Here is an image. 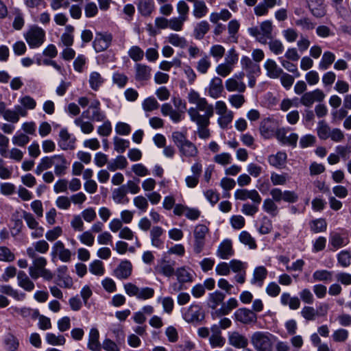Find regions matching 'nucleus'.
Instances as JSON below:
<instances>
[{
  "mask_svg": "<svg viewBox=\"0 0 351 351\" xmlns=\"http://www.w3.org/2000/svg\"><path fill=\"white\" fill-rule=\"evenodd\" d=\"M234 198L241 201L250 199L254 204H261L262 197L256 189H237L234 192Z\"/></svg>",
  "mask_w": 351,
  "mask_h": 351,
  "instance_id": "obj_14",
  "label": "nucleus"
},
{
  "mask_svg": "<svg viewBox=\"0 0 351 351\" xmlns=\"http://www.w3.org/2000/svg\"><path fill=\"white\" fill-rule=\"evenodd\" d=\"M186 134V131H175L171 134L172 141L178 149L182 160L195 158L199 154L197 147L187 138Z\"/></svg>",
  "mask_w": 351,
  "mask_h": 351,
  "instance_id": "obj_3",
  "label": "nucleus"
},
{
  "mask_svg": "<svg viewBox=\"0 0 351 351\" xmlns=\"http://www.w3.org/2000/svg\"><path fill=\"white\" fill-rule=\"evenodd\" d=\"M239 306L238 301L234 298H231L228 300L226 303H223L221 308L215 312L217 316H222L228 315L233 309Z\"/></svg>",
  "mask_w": 351,
  "mask_h": 351,
  "instance_id": "obj_41",
  "label": "nucleus"
},
{
  "mask_svg": "<svg viewBox=\"0 0 351 351\" xmlns=\"http://www.w3.org/2000/svg\"><path fill=\"white\" fill-rule=\"evenodd\" d=\"M177 11L179 14V19L180 22L188 19L189 7L184 1L181 0L178 1L177 4Z\"/></svg>",
  "mask_w": 351,
  "mask_h": 351,
  "instance_id": "obj_63",
  "label": "nucleus"
},
{
  "mask_svg": "<svg viewBox=\"0 0 351 351\" xmlns=\"http://www.w3.org/2000/svg\"><path fill=\"white\" fill-rule=\"evenodd\" d=\"M54 158L55 155L42 158L35 169L36 174L40 175L44 171L51 168L54 165Z\"/></svg>",
  "mask_w": 351,
  "mask_h": 351,
  "instance_id": "obj_46",
  "label": "nucleus"
},
{
  "mask_svg": "<svg viewBox=\"0 0 351 351\" xmlns=\"http://www.w3.org/2000/svg\"><path fill=\"white\" fill-rule=\"evenodd\" d=\"M225 294L219 291L210 293L208 295L207 304L209 308L215 310L218 306L223 303Z\"/></svg>",
  "mask_w": 351,
  "mask_h": 351,
  "instance_id": "obj_37",
  "label": "nucleus"
},
{
  "mask_svg": "<svg viewBox=\"0 0 351 351\" xmlns=\"http://www.w3.org/2000/svg\"><path fill=\"white\" fill-rule=\"evenodd\" d=\"M310 228L311 231L315 233L322 232L326 231L327 223L324 219H317L311 221Z\"/></svg>",
  "mask_w": 351,
  "mask_h": 351,
  "instance_id": "obj_59",
  "label": "nucleus"
},
{
  "mask_svg": "<svg viewBox=\"0 0 351 351\" xmlns=\"http://www.w3.org/2000/svg\"><path fill=\"white\" fill-rule=\"evenodd\" d=\"M89 271L93 275L103 276L105 273L104 263L99 260L93 261L89 265Z\"/></svg>",
  "mask_w": 351,
  "mask_h": 351,
  "instance_id": "obj_58",
  "label": "nucleus"
},
{
  "mask_svg": "<svg viewBox=\"0 0 351 351\" xmlns=\"http://www.w3.org/2000/svg\"><path fill=\"white\" fill-rule=\"evenodd\" d=\"M276 123L269 118L263 119L260 125L261 134L267 139L271 138L275 135Z\"/></svg>",
  "mask_w": 351,
  "mask_h": 351,
  "instance_id": "obj_22",
  "label": "nucleus"
},
{
  "mask_svg": "<svg viewBox=\"0 0 351 351\" xmlns=\"http://www.w3.org/2000/svg\"><path fill=\"white\" fill-rule=\"evenodd\" d=\"M132 271V265L128 260L122 261L114 270V275L119 279L128 278Z\"/></svg>",
  "mask_w": 351,
  "mask_h": 351,
  "instance_id": "obj_25",
  "label": "nucleus"
},
{
  "mask_svg": "<svg viewBox=\"0 0 351 351\" xmlns=\"http://www.w3.org/2000/svg\"><path fill=\"white\" fill-rule=\"evenodd\" d=\"M52 256H58L59 259L64 262L68 263L71 260V252L66 249L64 243L61 241H56L52 246Z\"/></svg>",
  "mask_w": 351,
  "mask_h": 351,
  "instance_id": "obj_16",
  "label": "nucleus"
},
{
  "mask_svg": "<svg viewBox=\"0 0 351 351\" xmlns=\"http://www.w3.org/2000/svg\"><path fill=\"white\" fill-rule=\"evenodd\" d=\"M348 335L349 332L346 329L339 328L333 332L332 339L336 343H343L347 341Z\"/></svg>",
  "mask_w": 351,
  "mask_h": 351,
  "instance_id": "obj_64",
  "label": "nucleus"
},
{
  "mask_svg": "<svg viewBox=\"0 0 351 351\" xmlns=\"http://www.w3.org/2000/svg\"><path fill=\"white\" fill-rule=\"evenodd\" d=\"M174 274L180 284L189 283L193 280V275L191 269L185 267L178 268Z\"/></svg>",
  "mask_w": 351,
  "mask_h": 351,
  "instance_id": "obj_40",
  "label": "nucleus"
},
{
  "mask_svg": "<svg viewBox=\"0 0 351 351\" xmlns=\"http://www.w3.org/2000/svg\"><path fill=\"white\" fill-rule=\"evenodd\" d=\"M4 346L8 351H16L19 347L18 339L11 333H8L3 340Z\"/></svg>",
  "mask_w": 351,
  "mask_h": 351,
  "instance_id": "obj_51",
  "label": "nucleus"
},
{
  "mask_svg": "<svg viewBox=\"0 0 351 351\" xmlns=\"http://www.w3.org/2000/svg\"><path fill=\"white\" fill-rule=\"evenodd\" d=\"M264 68L266 70L267 76L271 79L279 78L283 71L278 66L276 61L269 58L265 62Z\"/></svg>",
  "mask_w": 351,
  "mask_h": 351,
  "instance_id": "obj_30",
  "label": "nucleus"
},
{
  "mask_svg": "<svg viewBox=\"0 0 351 351\" xmlns=\"http://www.w3.org/2000/svg\"><path fill=\"white\" fill-rule=\"evenodd\" d=\"M73 31L74 27L71 25H67L66 27L65 32L62 34L60 37V43L59 45L61 44L64 47H71L73 45L74 42L73 37Z\"/></svg>",
  "mask_w": 351,
  "mask_h": 351,
  "instance_id": "obj_47",
  "label": "nucleus"
},
{
  "mask_svg": "<svg viewBox=\"0 0 351 351\" xmlns=\"http://www.w3.org/2000/svg\"><path fill=\"white\" fill-rule=\"evenodd\" d=\"M324 91L319 88L304 93L300 98V103L302 106L310 108L315 102H322L325 99Z\"/></svg>",
  "mask_w": 351,
  "mask_h": 351,
  "instance_id": "obj_11",
  "label": "nucleus"
},
{
  "mask_svg": "<svg viewBox=\"0 0 351 351\" xmlns=\"http://www.w3.org/2000/svg\"><path fill=\"white\" fill-rule=\"evenodd\" d=\"M45 33L44 30L37 26H32L25 34V40L31 48L40 47L45 41Z\"/></svg>",
  "mask_w": 351,
  "mask_h": 351,
  "instance_id": "obj_8",
  "label": "nucleus"
},
{
  "mask_svg": "<svg viewBox=\"0 0 351 351\" xmlns=\"http://www.w3.org/2000/svg\"><path fill=\"white\" fill-rule=\"evenodd\" d=\"M10 310L12 311V313H16L21 315L23 319L31 318L32 320H36L38 317H39V311L30 307L23 306L19 308L17 306H11Z\"/></svg>",
  "mask_w": 351,
  "mask_h": 351,
  "instance_id": "obj_27",
  "label": "nucleus"
},
{
  "mask_svg": "<svg viewBox=\"0 0 351 351\" xmlns=\"http://www.w3.org/2000/svg\"><path fill=\"white\" fill-rule=\"evenodd\" d=\"M49 250V245L45 240H39L33 243V247L27 248V255L29 258H34L36 252L40 254H46Z\"/></svg>",
  "mask_w": 351,
  "mask_h": 351,
  "instance_id": "obj_28",
  "label": "nucleus"
},
{
  "mask_svg": "<svg viewBox=\"0 0 351 351\" xmlns=\"http://www.w3.org/2000/svg\"><path fill=\"white\" fill-rule=\"evenodd\" d=\"M136 6L138 12L142 16H148L154 10V2L153 0H138Z\"/></svg>",
  "mask_w": 351,
  "mask_h": 351,
  "instance_id": "obj_42",
  "label": "nucleus"
},
{
  "mask_svg": "<svg viewBox=\"0 0 351 351\" xmlns=\"http://www.w3.org/2000/svg\"><path fill=\"white\" fill-rule=\"evenodd\" d=\"M228 341L230 346L237 348H245L248 345L247 338L238 331L229 332Z\"/></svg>",
  "mask_w": 351,
  "mask_h": 351,
  "instance_id": "obj_18",
  "label": "nucleus"
},
{
  "mask_svg": "<svg viewBox=\"0 0 351 351\" xmlns=\"http://www.w3.org/2000/svg\"><path fill=\"white\" fill-rule=\"evenodd\" d=\"M164 233V230L160 226H154L150 230V237L152 245L158 249H161L164 245V241L161 239Z\"/></svg>",
  "mask_w": 351,
  "mask_h": 351,
  "instance_id": "obj_34",
  "label": "nucleus"
},
{
  "mask_svg": "<svg viewBox=\"0 0 351 351\" xmlns=\"http://www.w3.org/2000/svg\"><path fill=\"white\" fill-rule=\"evenodd\" d=\"M183 318L189 323L200 321L204 318L201 306L197 304H192L183 312Z\"/></svg>",
  "mask_w": 351,
  "mask_h": 351,
  "instance_id": "obj_15",
  "label": "nucleus"
},
{
  "mask_svg": "<svg viewBox=\"0 0 351 351\" xmlns=\"http://www.w3.org/2000/svg\"><path fill=\"white\" fill-rule=\"evenodd\" d=\"M309 9L312 14L317 18L326 14L325 4L324 0H306Z\"/></svg>",
  "mask_w": 351,
  "mask_h": 351,
  "instance_id": "obj_32",
  "label": "nucleus"
},
{
  "mask_svg": "<svg viewBox=\"0 0 351 351\" xmlns=\"http://www.w3.org/2000/svg\"><path fill=\"white\" fill-rule=\"evenodd\" d=\"M239 240L241 243L248 246L251 250L257 248L256 240L247 231H242L239 235Z\"/></svg>",
  "mask_w": 351,
  "mask_h": 351,
  "instance_id": "obj_49",
  "label": "nucleus"
},
{
  "mask_svg": "<svg viewBox=\"0 0 351 351\" xmlns=\"http://www.w3.org/2000/svg\"><path fill=\"white\" fill-rule=\"evenodd\" d=\"M32 280L24 271H19L17 273L18 286L27 292H32L35 289V284Z\"/></svg>",
  "mask_w": 351,
  "mask_h": 351,
  "instance_id": "obj_24",
  "label": "nucleus"
},
{
  "mask_svg": "<svg viewBox=\"0 0 351 351\" xmlns=\"http://www.w3.org/2000/svg\"><path fill=\"white\" fill-rule=\"evenodd\" d=\"M19 105H16L14 109L7 108L4 101H0V117L8 122L16 123L20 117H25L28 114V110L36 108V101L29 95H24L19 99Z\"/></svg>",
  "mask_w": 351,
  "mask_h": 351,
  "instance_id": "obj_2",
  "label": "nucleus"
},
{
  "mask_svg": "<svg viewBox=\"0 0 351 351\" xmlns=\"http://www.w3.org/2000/svg\"><path fill=\"white\" fill-rule=\"evenodd\" d=\"M160 107V104L154 97H149L145 99L142 102V108L146 112H152L158 110Z\"/></svg>",
  "mask_w": 351,
  "mask_h": 351,
  "instance_id": "obj_53",
  "label": "nucleus"
},
{
  "mask_svg": "<svg viewBox=\"0 0 351 351\" xmlns=\"http://www.w3.org/2000/svg\"><path fill=\"white\" fill-rule=\"evenodd\" d=\"M0 293L2 295H7L16 301H23L26 298V294L17 289H14L9 285H3L0 286Z\"/></svg>",
  "mask_w": 351,
  "mask_h": 351,
  "instance_id": "obj_33",
  "label": "nucleus"
},
{
  "mask_svg": "<svg viewBox=\"0 0 351 351\" xmlns=\"http://www.w3.org/2000/svg\"><path fill=\"white\" fill-rule=\"evenodd\" d=\"M313 279L315 282H330L332 280V271L326 269L316 270L313 274Z\"/></svg>",
  "mask_w": 351,
  "mask_h": 351,
  "instance_id": "obj_48",
  "label": "nucleus"
},
{
  "mask_svg": "<svg viewBox=\"0 0 351 351\" xmlns=\"http://www.w3.org/2000/svg\"><path fill=\"white\" fill-rule=\"evenodd\" d=\"M209 343L212 348H222L226 343V339L222 336L221 332L212 334L209 337Z\"/></svg>",
  "mask_w": 351,
  "mask_h": 351,
  "instance_id": "obj_60",
  "label": "nucleus"
},
{
  "mask_svg": "<svg viewBox=\"0 0 351 351\" xmlns=\"http://www.w3.org/2000/svg\"><path fill=\"white\" fill-rule=\"evenodd\" d=\"M335 56L330 51H325L322 56V60L319 64V68L321 70H326L334 62Z\"/></svg>",
  "mask_w": 351,
  "mask_h": 351,
  "instance_id": "obj_52",
  "label": "nucleus"
},
{
  "mask_svg": "<svg viewBox=\"0 0 351 351\" xmlns=\"http://www.w3.org/2000/svg\"><path fill=\"white\" fill-rule=\"evenodd\" d=\"M234 320L244 325H252L257 322V315L247 308H238L234 313Z\"/></svg>",
  "mask_w": 351,
  "mask_h": 351,
  "instance_id": "obj_12",
  "label": "nucleus"
},
{
  "mask_svg": "<svg viewBox=\"0 0 351 351\" xmlns=\"http://www.w3.org/2000/svg\"><path fill=\"white\" fill-rule=\"evenodd\" d=\"M210 66V60L208 56L205 55L197 62L196 69L199 73L206 74Z\"/></svg>",
  "mask_w": 351,
  "mask_h": 351,
  "instance_id": "obj_61",
  "label": "nucleus"
},
{
  "mask_svg": "<svg viewBox=\"0 0 351 351\" xmlns=\"http://www.w3.org/2000/svg\"><path fill=\"white\" fill-rule=\"evenodd\" d=\"M31 258L32 259V265L28 269L30 277L35 280L40 277L47 281L51 280L53 278V274L46 268L47 260L43 256H38L37 255Z\"/></svg>",
  "mask_w": 351,
  "mask_h": 351,
  "instance_id": "obj_5",
  "label": "nucleus"
},
{
  "mask_svg": "<svg viewBox=\"0 0 351 351\" xmlns=\"http://www.w3.org/2000/svg\"><path fill=\"white\" fill-rule=\"evenodd\" d=\"M338 264L342 267H348L351 264V252L348 250H342L337 255Z\"/></svg>",
  "mask_w": 351,
  "mask_h": 351,
  "instance_id": "obj_55",
  "label": "nucleus"
},
{
  "mask_svg": "<svg viewBox=\"0 0 351 351\" xmlns=\"http://www.w3.org/2000/svg\"><path fill=\"white\" fill-rule=\"evenodd\" d=\"M112 36L108 32H97L93 45L96 52H101L106 50L111 45Z\"/></svg>",
  "mask_w": 351,
  "mask_h": 351,
  "instance_id": "obj_13",
  "label": "nucleus"
},
{
  "mask_svg": "<svg viewBox=\"0 0 351 351\" xmlns=\"http://www.w3.org/2000/svg\"><path fill=\"white\" fill-rule=\"evenodd\" d=\"M216 255L218 258L223 260H228L234 255L232 242L230 239L223 240L219 245Z\"/></svg>",
  "mask_w": 351,
  "mask_h": 351,
  "instance_id": "obj_17",
  "label": "nucleus"
},
{
  "mask_svg": "<svg viewBox=\"0 0 351 351\" xmlns=\"http://www.w3.org/2000/svg\"><path fill=\"white\" fill-rule=\"evenodd\" d=\"M45 340L48 344L51 346H62L66 342V339L63 335H56L52 332H47L46 334Z\"/></svg>",
  "mask_w": 351,
  "mask_h": 351,
  "instance_id": "obj_54",
  "label": "nucleus"
},
{
  "mask_svg": "<svg viewBox=\"0 0 351 351\" xmlns=\"http://www.w3.org/2000/svg\"><path fill=\"white\" fill-rule=\"evenodd\" d=\"M70 162L63 155H55L54 158V173L56 176H62L66 174Z\"/></svg>",
  "mask_w": 351,
  "mask_h": 351,
  "instance_id": "obj_26",
  "label": "nucleus"
},
{
  "mask_svg": "<svg viewBox=\"0 0 351 351\" xmlns=\"http://www.w3.org/2000/svg\"><path fill=\"white\" fill-rule=\"evenodd\" d=\"M276 337L266 331H256L250 337V343L256 351H274Z\"/></svg>",
  "mask_w": 351,
  "mask_h": 351,
  "instance_id": "obj_4",
  "label": "nucleus"
},
{
  "mask_svg": "<svg viewBox=\"0 0 351 351\" xmlns=\"http://www.w3.org/2000/svg\"><path fill=\"white\" fill-rule=\"evenodd\" d=\"M245 77L244 72L234 74L232 77L225 82V86L228 92L244 93L246 90V85L243 82Z\"/></svg>",
  "mask_w": 351,
  "mask_h": 351,
  "instance_id": "obj_10",
  "label": "nucleus"
},
{
  "mask_svg": "<svg viewBox=\"0 0 351 351\" xmlns=\"http://www.w3.org/2000/svg\"><path fill=\"white\" fill-rule=\"evenodd\" d=\"M223 91V81L219 77H214L210 82L208 87V95L213 98L220 97Z\"/></svg>",
  "mask_w": 351,
  "mask_h": 351,
  "instance_id": "obj_21",
  "label": "nucleus"
},
{
  "mask_svg": "<svg viewBox=\"0 0 351 351\" xmlns=\"http://www.w3.org/2000/svg\"><path fill=\"white\" fill-rule=\"evenodd\" d=\"M114 149L118 153H123L130 146V142L128 140L121 138L118 136L113 138Z\"/></svg>",
  "mask_w": 351,
  "mask_h": 351,
  "instance_id": "obj_62",
  "label": "nucleus"
},
{
  "mask_svg": "<svg viewBox=\"0 0 351 351\" xmlns=\"http://www.w3.org/2000/svg\"><path fill=\"white\" fill-rule=\"evenodd\" d=\"M58 144L63 150L73 149L75 148V138L69 134L66 129L63 128L60 131Z\"/></svg>",
  "mask_w": 351,
  "mask_h": 351,
  "instance_id": "obj_19",
  "label": "nucleus"
},
{
  "mask_svg": "<svg viewBox=\"0 0 351 351\" xmlns=\"http://www.w3.org/2000/svg\"><path fill=\"white\" fill-rule=\"evenodd\" d=\"M271 199L279 203L284 201L287 203L293 204L298 202L299 197L298 194L293 191H282L279 188H273L270 191Z\"/></svg>",
  "mask_w": 351,
  "mask_h": 351,
  "instance_id": "obj_9",
  "label": "nucleus"
},
{
  "mask_svg": "<svg viewBox=\"0 0 351 351\" xmlns=\"http://www.w3.org/2000/svg\"><path fill=\"white\" fill-rule=\"evenodd\" d=\"M272 32L271 23H260L259 25L249 29L250 34L255 37L257 41L264 45L272 39Z\"/></svg>",
  "mask_w": 351,
  "mask_h": 351,
  "instance_id": "obj_7",
  "label": "nucleus"
},
{
  "mask_svg": "<svg viewBox=\"0 0 351 351\" xmlns=\"http://www.w3.org/2000/svg\"><path fill=\"white\" fill-rule=\"evenodd\" d=\"M262 208L264 212L272 217H275L279 214V208L274 199L266 198L264 199Z\"/></svg>",
  "mask_w": 351,
  "mask_h": 351,
  "instance_id": "obj_45",
  "label": "nucleus"
},
{
  "mask_svg": "<svg viewBox=\"0 0 351 351\" xmlns=\"http://www.w3.org/2000/svg\"><path fill=\"white\" fill-rule=\"evenodd\" d=\"M99 333L97 328L90 329L88 337V348L92 351H100L101 345L99 342Z\"/></svg>",
  "mask_w": 351,
  "mask_h": 351,
  "instance_id": "obj_38",
  "label": "nucleus"
},
{
  "mask_svg": "<svg viewBox=\"0 0 351 351\" xmlns=\"http://www.w3.org/2000/svg\"><path fill=\"white\" fill-rule=\"evenodd\" d=\"M287 156L284 152H278L276 154H271L268 157L269 165L277 169H281L285 167L287 162Z\"/></svg>",
  "mask_w": 351,
  "mask_h": 351,
  "instance_id": "obj_35",
  "label": "nucleus"
},
{
  "mask_svg": "<svg viewBox=\"0 0 351 351\" xmlns=\"http://www.w3.org/2000/svg\"><path fill=\"white\" fill-rule=\"evenodd\" d=\"M100 101L97 99L90 104L89 109H93L90 119L93 121H103L106 119L104 112L101 110Z\"/></svg>",
  "mask_w": 351,
  "mask_h": 351,
  "instance_id": "obj_43",
  "label": "nucleus"
},
{
  "mask_svg": "<svg viewBox=\"0 0 351 351\" xmlns=\"http://www.w3.org/2000/svg\"><path fill=\"white\" fill-rule=\"evenodd\" d=\"M317 131L319 138L326 140L329 138L331 130L326 121L322 120L318 122Z\"/></svg>",
  "mask_w": 351,
  "mask_h": 351,
  "instance_id": "obj_57",
  "label": "nucleus"
},
{
  "mask_svg": "<svg viewBox=\"0 0 351 351\" xmlns=\"http://www.w3.org/2000/svg\"><path fill=\"white\" fill-rule=\"evenodd\" d=\"M124 290L130 297H136L138 300H146L154 297L155 291L151 287L139 288L136 285L128 282L123 285Z\"/></svg>",
  "mask_w": 351,
  "mask_h": 351,
  "instance_id": "obj_6",
  "label": "nucleus"
},
{
  "mask_svg": "<svg viewBox=\"0 0 351 351\" xmlns=\"http://www.w3.org/2000/svg\"><path fill=\"white\" fill-rule=\"evenodd\" d=\"M187 99L189 104L195 106L190 108L187 112L190 120L197 124V134L202 139H207L210 136L208 126L210 119L214 115L215 110L219 115L217 123L221 128H227L233 120L234 112L228 110L223 101H216L214 108L213 104H209L205 97H201L200 94L193 89L189 90Z\"/></svg>",
  "mask_w": 351,
  "mask_h": 351,
  "instance_id": "obj_1",
  "label": "nucleus"
},
{
  "mask_svg": "<svg viewBox=\"0 0 351 351\" xmlns=\"http://www.w3.org/2000/svg\"><path fill=\"white\" fill-rule=\"evenodd\" d=\"M128 191L125 185L114 189L112 191V197L117 204H127L129 198L127 197Z\"/></svg>",
  "mask_w": 351,
  "mask_h": 351,
  "instance_id": "obj_44",
  "label": "nucleus"
},
{
  "mask_svg": "<svg viewBox=\"0 0 351 351\" xmlns=\"http://www.w3.org/2000/svg\"><path fill=\"white\" fill-rule=\"evenodd\" d=\"M349 243V240L345 234L332 232L329 236V243L332 247V250H337L339 248L345 247Z\"/></svg>",
  "mask_w": 351,
  "mask_h": 351,
  "instance_id": "obj_20",
  "label": "nucleus"
},
{
  "mask_svg": "<svg viewBox=\"0 0 351 351\" xmlns=\"http://www.w3.org/2000/svg\"><path fill=\"white\" fill-rule=\"evenodd\" d=\"M152 69L149 66L143 64L135 65V79L137 81H146L151 77Z\"/></svg>",
  "mask_w": 351,
  "mask_h": 351,
  "instance_id": "obj_39",
  "label": "nucleus"
},
{
  "mask_svg": "<svg viewBox=\"0 0 351 351\" xmlns=\"http://www.w3.org/2000/svg\"><path fill=\"white\" fill-rule=\"evenodd\" d=\"M160 110L164 117L169 116L174 123H179L184 119L183 112L174 110L169 103L163 104L161 106Z\"/></svg>",
  "mask_w": 351,
  "mask_h": 351,
  "instance_id": "obj_23",
  "label": "nucleus"
},
{
  "mask_svg": "<svg viewBox=\"0 0 351 351\" xmlns=\"http://www.w3.org/2000/svg\"><path fill=\"white\" fill-rule=\"evenodd\" d=\"M89 85L92 90L97 91L104 84V79L101 74L97 71L91 72L89 77Z\"/></svg>",
  "mask_w": 351,
  "mask_h": 351,
  "instance_id": "obj_50",
  "label": "nucleus"
},
{
  "mask_svg": "<svg viewBox=\"0 0 351 351\" xmlns=\"http://www.w3.org/2000/svg\"><path fill=\"white\" fill-rule=\"evenodd\" d=\"M241 64L242 69L246 71L247 75H250L252 74H261V67L259 64H257L255 62L252 61L247 56H243L241 58Z\"/></svg>",
  "mask_w": 351,
  "mask_h": 351,
  "instance_id": "obj_31",
  "label": "nucleus"
},
{
  "mask_svg": "<svg viewBox=\"0 0 351 351\" xmlns=\"http://www.w3.org/2000/svg\"><path fill=\"white\" fill-rule=\"evenodd\" d=\"M208 12V8L204 1L195 2L193 5V14L197 19H201Z\"/></svg>",
  "mask_w": 351,
  "mask_h": 351,
  "instance_id": "obj_56",
  "label": "nucleus"
},
{
  "mask_svg": "<svg viewBox=\"0 0 351 351\" xmlns=\"http://www.w3.org/2000/svg\"><path fill=\"white\" fill-rule=\"evenodd\" d=\"M173 265L174 264H170L169 262L165 258H162L158 261V264L154 269L157 274L169 278L173 276L175 274Z\"/></svg>",
  "mask_w": 351,
  "mask_h": 351,
  "instance_id": "obj_29",
  "label": "nucleus"
},
{
  "mask_svg": "<svg viewBox=\"0 0 351 351\" xmlns=\"http://www.w3.org/2000/svg\"><path fill=\"white\" fill-rule=\"evenodd\" d=\"M267 276V270L264 266L256 267L254 270L251 283L261 287L263 286Z\"/></svg>",
  "mask_w": 351,
  "mask_h": 351,
  "instance_id": "obj_36",
  "label": "nucleus"
}]
</instances>
